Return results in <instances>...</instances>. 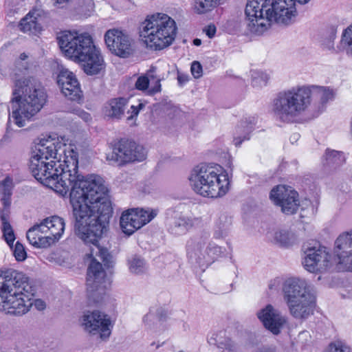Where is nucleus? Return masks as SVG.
Wrapping results in <instances>:
<instances>
[{"label": "nucleus", "mask_w": 352, "mask_h": 352, "mask_svg": "<svg viewBox=\"0 0 352 352\" xmlns=\"http://www.w3.org/2000/svg\"><path fill=\"white\" fill-rule=\"evenodd\" d=\"M208 341L210 344L228 350L229 352H234L236 350L235 343L230 338L226 336L224 331L212 333Z\"/></svg>", "instance_id": "obj_24"}, {"label": "nucleus", "mask_w": 352, "mask_h": 352, "mask_svg": "<svg viewBox=\"0 0 352 352\" xmlns=\"http://www.w3.org/2000/svg\"><path fill=\"white\" fill-rule=\"evenodd\" d=\"M216 30V27L214 25H209L204 29L206 35L210 38L215 35Z\"/></svg>", "instance_id": "obj_45"}, {"label": "nucleus", "mask_w": 352, "mask_h": 352, "mask_svg": "<svg viewBox=\"0 0 352 352\" xmlns=\"http://www.w3.org/2000/svg\"><path fill=\"white\" fill-rule=\"evenodd\" d=\"M270 197L286 214L296 213L299 207L298 194L289 186H277L271 190Z\"/></svg>", "instance_id": "obj_17"}, {"label": "nucleus", "mask_w": 352, "mask_h": 352, "mask_svg": "<svg viewBox=\"0 0 352 352\" xmlns=\"http://www.w3.org/2000/svg\"><path fill=\"white\" fill-rule=\"evenodd\" d=\"M26 237L29 243L36 248H47L52 245L44 230L41 228V223L30 228Z\"/></svg>", "instance_id": "obj_22"}, {"label": "nucleus", "mask_w": 352, "mask_h": 352, "mask_svg": "<svg viewBox=\"0 0 352 352\" xmlns=\"http://www.w3.org/2000/svg\"><path fill=\"white\" fill-rule=\"evenodd\" d=\"M54 3H56V4H63V3H67L69 0H54Z\"/></svg>", "instance_id": "obj_49"}, {"label": "nucleus", "mask_w": 352, "mask_h": 352, "mask_svg": "<svg viewBox=\"0 0 352 352\" xmlns=\"http://www.w3.org/2000/svg\"><path fill=\"white\" fill-rule=\"evenodd\" d=\"M107 189L105 186L93 195L88 197L86 201L81 203L80 218L74 212L76 219V234L86 244L94 246L91 250L89 256L91 258L87 270V285L89 296L96 294H102L107 287L104 280L105 272L102 265L94 258L98 256L105 265L109 266L111 256L107 249L99 246L98 241L104 232L107 231L112 208L106 195Z\"/></svg>", "instance_id": "obj_2"}, {"label": "nucleus", "mask_w": 352, "mask_h": 352, "mask_svg": "<svg viewBox=\"0 0 352 352\" xmlns=\"http://www.w3.org/2000/svg\"><path fill=\"white\" fill-rule=\"evenodd\" d=\"M161 318L156 316L154 314L149 312L143 318V322L148 327H151V325L156 323L157 321H160Z\"/></svg>", "instance_id": "obj_41"}, {"label": "nucleus", "mask_w": 352, "mask_h": 352, "mask_svg": "<svg viewBox=\"0 0 352 352\" xmlns=\"http://www.w3.org/2000/svg\"><path fill=\"white\" fill-rule=\"evenodd\" d=\"M104 42L109 51L121 58L132 54L133 40L125 32L117 28L108 30L104 36Z\"/></svg>", "instance_id": "obj_16"}, {"label": "nucleus", "mask_w": 352, "mask_h": 352, "mask_svg": "<svg viewBox=\"0 0 352 352\" xmlns=\"http://www.w3.org/2000/svg\"><path fill=\"white\" fill-rule=\"evenodd\" d=\"M282 289L284 300L294 318L306 319L314 314L316 294L305 279L289 278L284 281Z\"/></svg>", "instance_id": "obj_10"}, {"label": "nucleus", "mask_w": 352, "mask_h": 352, "mask_svg": "<svg viewBox=\"0 0 352 352\" xmlns=\"http://www.w3.org/2000/svg\"><path fill=\"white\" fill-rule=\"evenodd\" d=\"M345 161L342 153L336 151L327 150L324 155V164L330 168H336L342 165Z\"/></svg>", "instance_id": "obj_31"}, {"label": "nucleus", "mask_w": 352, "mask_h": 352, "mask_svg": "<svg viewBox=\"0 0 352 352\" xmlns=\"http://www.w3.org/2000/svg\"><path fill=\"white\" fill-rule=\"evenodd\" d=\"M38 306L39 307V309H41L42 305L41 304H39Z\"/></svg>", "instance_id": "obj_53"}, {"label": "nucleus", "mask_w": 352, "mask_h": 352, "mask_svg": "<svg viewBox=\"0 0 352 352\" xmlns=\"http://www.w3.org/2000/svg\"><path fill=\"white\" fill-rule=\"evenodd\" d=\"M19 27L20 30L24 33L36 34L41 30V27L36 21V17L31 12L21 20Z\"/></svg>", "instance_id": "obj_28"}, {"label": "nucleus", "mask_w": 352, "mask_h": 352, "mask_svg": "<svg viewBox=\"0 0 352 352\" xmlns=\"http://www.w3.org/2000/svg\"><path fill=\"white\" fill-rule=\"evenodd\" d=\"M127 104L128 100L125 98H113L104 106V114L111 118L120 120L123 116Z\"/></svg>", "instance_id": "obj_23"}, {"label": "nucleus", "mask_w": 352, "mask_h": 352, "mask_svg": "<svg viewBox=\"0 0 352 352\" xmlns=\"http://www.w3.org/2000/svg\"><path fill=\"white\" fill-rule=\"evenodd\" d=\"M225 1L226 0H194L192 8L196 14H204L223 4Z\"/></svg>", "instance_id": "obj_26"}, {"label": "nucleus", "mask_w": 352, "mask_h": 352, "mask_svg": "<svg viewBox=\"0 0 352 352\" xmlns=\"http://www.w3.org/2000/svg\"><path fill=\"white\" fill-rule=\"evenodd\" d=\"M305 254L302 264L310 272H325L336 263L352 272V231L343 232L336 239L333 256L325 248H309Z\"/></svg>", "instance_id": "obj_8"}, {"label": "nucleus", "mask_w": 352, "mask_h": 352, "mask_svg": "<svg viewBox=\"0 0 352 352\" xmlns=\"http://www.w3.org/2000/svg\"><path fill=\"white\" fill-rule=\"evenodd\" d=\"M13 254L18 261H23L27 257V253L25 252L24 246L17 241L15 244L14 248L13 250Z\"/></svg>", "instance_id": "obj_38"}, {"label": "nucleus", "mask_w": 352, "mask_h": 352, "mask_svg": "<svg viewBox=\"0 0 352 352\" xmlns=\"http://www.w3.org/2000/svg\"><path fill=\"white\" fill-rule=\"evenodd\" d=\"M229 224L230 222L227 217H221L219 221L216 223V226L219 230L214 232V236L216 238L223 236V235L226 233V230L228 228Z\"/></svg>", "instance_id": "obj_35"}, {"label": "nucleus", "mask_w": 352, "mask_h": 352, "mask_svg": "<svg viewBox=\"0 0 352 352\" xmlns=\"http://www.w3.org/2000/svg\"><path fill=\"white\" fill-rule=\"evenodd\" d=\"M337 51L345 52L349 57L352 58V23L343 30L337 45Z\"/></svg>", "instance_id": "obj_27"}, {"label": "nucleus", "mask_w": 352, "mask_h": 352, "mask_svg": "<svg viewBox=\"0 0 352 352\" xmlns=\"http://www.w3.org/2000/svg\"><path fill=\"white\" fill-rule=\"evenodd\" d=\"M186 249L189 258L200 265L212 263L220 253V248L209 242L208 235L190 239Z\"/></svg>", "instance_id": "obj_12"}, {"label": "nucleus", "mask_w": 352, "mask_h": 352, "mask_svg": "<svg viewBox=\"0 0 352 352\" xmlns=\"http://www.w3.org/2000/svg\"><path fill=\"white\" fill-rule=\"evenodd\" d=\"M311 97L322 104L332 100L334 92L324 87H297L279 92L272 102L271 111L276 120L283 122H292L308 107Z\"/></svg>", "instance_id": "obj_5"}, {"label": "nucleus", "mask_w": 352, "mask_h": 352, "mask_svg": "<svg viewBox=\"0 0 352 352\" xmlns=\"http://www.w3.org/2000/svg\"><path fill=\"white\" fill-rule=\"evenodd\" d=\"M145 268V263L140 258L134 257L129 261V269L133 274H141L144 272Z\"/></svg>", "instance_id": "obj_34"}, {"label": "nucleus", "mask_w": 352, "mask_h": 352, "mask_svg": "<svg viewBox=\"0 0 352 352\" xmlns=\"http://www.w3.org/2000/svg\"><path fill=\"white\" fill-rule=\"evenodd\" d=\"M33 295L24 274L15 270L0 273V310L14 315L25 314L32 305Z\"/></svg>", "instance_id": "obj_7"}, {"label": "nucleus", "mask_w": 352, "mask_h": 352, "mask_svg": "<svg viewBox=\"0 0 352 352\" xmlns=\"http://www.w3.org/2000/svg\"><path fill=\"white\" fill-rule=\"evenodd\" d=\"M269 80L268 75L261 71L252 72V85L253 87H260L266 85Z\"/></svg>", "instance_id": "obj_33"}, {"label": "nucleus", "mask_w": 352, "mask_h": 352, "mask_svg": "<svg viewBox=\"0 0 352 352\" xmlns=\"http://www.w3.org/2000/svg\"><path fill=\"white\" fill-rule=\"evenodd\" d=\"M144 107V104L140 102L138 106L131 105L130 109L128 111V113H131L130 116L127 117L128 121H132L135 117L138 116L140 111Z\"/></svg>", "instance_id": "obj_40"}, {"label": "nucleus", "mask_w": 352, "mask_h": 352, "mask_svg": "<svg viewBox=\"0 0 352 352\" xmlns=\"http://www.w3.org/2000/svg\"><path fill=\"white\" fill-rule=\"evenodd\" d=\"M256 118L254 116L245 118L242 120L236 126L234 134V144L236 146H240L242 142L250 139V134L254 128Z\"/></svg>", "instance_id": "obj_21"}, {"label": "nucleus", "mask_w": 352, "mask_h": 352, "mask_svg": "<svg viewBox=\"0 0 352 352\" xmlns=\"http://www.w3.org/2000/svg\"><path fill=\"white\" fill-rule=\"evenodd\" d=\"M2 231L6 243L12 247L15 240V236L10 223H5V225L2 226Z\"/></svg>", "instance_id": "obj_37"}, {"label": "nucleus", "mask_w": 352, "mask_h": 352, "mask_svg": "<svg viewBox=\"0 0 352 352\" xmlns=\"http://www.w3.org/2000/svg\"><path fill=\"white\" fill-rule=\"evenodd\" d=\"M156 215L157 212L155 210L129 209L124 211L120 217V228L124 233L128 236L131 235L150 222Z\"/></svg>", "instance_id": "obj_15"}, {"label": "nucleus", "mask_w": 352, "mask_h": 352, "mask_svg": "<svg viewBox=\"0 0 352 352\" xmlns=\"http://www.w3.org/2000/svg\"><path fill=\"white\" fill-rule=\"evenodd\" d=\"M298 135H299L298 134H294L293 138H297L298 137Z\"/></svg>", "instance_id": "obj_52"}, {"label": "nucleus", "mask_w": 352, "mask_h": 352, "mask_svg": "<svg viewBox=\"0 0 352 352\" xmlns=\"http://www.w3.org/2000/svg\"><path fill=\"white\" fill-rule=\"evenodd\" d=\"M39 304H41L42 305L41 309H43L44 308V305H43V302L41 301V300L36 301V305H38Z\"/></svg>", "instance_id": "obj_51"}, {"label": "nucleus", "mask_w": 352, "mask_h": 352, "mask_svg": "<svg viewBox=\"0 0 352 352\" xmlns=\"http://www.w3.org/2000/svg\"><path fill=\"white\" fill-rule=\"evenodd\" d=\"M65 145L55 138L40 139L32 151L29 168L34 178L63 196L69 192L73 212L80 218L81 203L104 185L95 175L87 177L78 172L77 153H65Z\"/></svg>", "instance_id": "obj_1"}, {"label": "nucleus", "mask_w": 352, "mask_h": 352, "mask_svg": "<svg viewBox=\"0 0 352 352\" xmlns=\"http://www.w3.org/2000/svg\"><path fill=\"white\" fill-rule=\"evenodd\" d=\"M14 84L9 120L23 127L43 108L47 94L41 83L32 76L16 78Z\"/></svg>", "instance_id": "obj_6"}, {"label": "nucleus", "mask_w": 352, "mask_h": 352, "mask_svg": "<svg viewBox=\"0 0 352 352\" xmlns=\"http://www.w3.org/2000/svg\"><path fill=\"white\" fill-rule=\"evenodd\" d=\"M179 352H184L183 351H179Z\"/></svg>", "instance_id": "obj_54"}, {"label": "nucleus", "mask_w": 352, "mask_h": 352, "mask_svg": "<svg viewBox=\"0 0 352 352\" xmlns=\"http://www.w3.org/2000/svg\"><path fill=\"white\" fill-rule=\"evenodd\" d=\"M339 22L338 21L329 23L324 30V36L327 40L329 46L333 45V43L336 38Z\"/></svg>", "instance_id": "obj_32"}, {"label": "nucleus", "mask_w": 352, "mask_h": 352, "mask_svg": "<svg viewBox=\"0 0 352 352\" xmlns=\"http://www.w3.org/2000/svg\"><path fill=\"white\" fill-rule=\"evenodd\" d=\"M257 316L264 327L275 335L280 333V328L285 322L280 312L271 305H267L262 309L258 312Z\"/></svg>", "instance_id": "obj_19"}, {"label": "nucleus", "mask_w": 352, "mask_h": 352, "mask_svg": "<svg viewBox=\"0 0 352 352\" xmlns=\"http://www.w3.org/2000/svg\"><path fill=\"white\" fill-rule=\"evenodd\" d=\"M193 44L196 46H199L201 44V41L199 38H195L193 40Z\"/></svg>", "instance_id": "obj_48"}, {"label": "nucleus", "mask_w": 352, "mask_h": 352, "mask_svg": "<svg viewBox=\"0 0 352 352\" xmlns=\"http://www.w3.org/2000/svg\"><path fill=\"white\" fill-rule=\"evenodd\" d=\"M56 39L63 54L80 64L86 74L97 75L104 70L106 64L103 56L89 33L65 30L60 32Z\"/></svg>", "instance_id": "obj_4"}, {"label": "nucleus", "mask_w": 352, "mask_h": 352, "mask_svg": "<svg viewBox=\"0 0 352 352\" xmlns=\"http://www.w3.org/2000/svg\"><path fill=\"white\" fill-rule=\"evenodd\" d=\"M82 324L86 331L93 335L99 334L102 340L110 336L113 327L110 317L99 311L85 312L82 318Z\"/></svg>", "instance_id": "obj_14"}, {"label": "nucleus", "mask_w": 352, "mask_h": 352, "mask_svg": "<svg viewBox=\"0 0 352 352\" xmlns=\"http://www.w3.org/2000/svg\"><path fill=\"white\" fill-rule=\"evenodd\" d=\"M28 58V56L23 53L20 55L19 59L16 62V67L19 71H21L22 69H24L25 70L28 69V67L23 65V61L25 60Z\"/></svg>", "instance_id": "obj_43"}, {"label": "nucleus", "mask_w": 352, "mask_h": 352, "mask_svg": "<svg viewBox=\"0 0 352 352\" xmlns=\"http://www.w3.org/2000/svg\"><path fill=\"white\" fill-rule=\"evenodd\" d=\"M8 210H3V211H1L0 212V218H1V220L2 221V226L5 225V223H9L8 221Z\"/></svg>", "instance_id": "obj_46"}, {"label": "nucleus", "mask_w": 352, "mask_h": 352, "mask_svg": "<svg viewBox=\"0 0 352 352\" xmlns=\"http://www.w3.org/2000/svg\"><path fill=\"white\" fill-rule=\"evenodd\" d=\"M191 73L195 78L202 76V66L197 61H194L191 65Z\"/></svg>", "instance_id": "obj_42"}, {"label": "nucleus", "mask_w": 352, "mask_h": 352, "mask_svg": "<svg viewBox=\"0 0 352 352\" xmlns=\"http://www.w3.org/2000/svg\"><path fill=\"white\" fill-rule=\"evenodd\" d=\"M12 188V180L10 177H6L0 184V191H2L5 196L10 195Z\"/></svg>", "instance_id": "obj_39"}, {"label": "nucleus", "mask_w": 352, "mask_h": 352, "mask_svg": "<svg viewBox=\"0 0 352 352\" xmlns=\"http://www.w3.org/2000/svg\"><path fill=\"white\" fill-rule=\"evenodd\" d=\"M146 157L145 149L135 142L121 140L116 143L111 153L107 156V160L113 161L118 165L135 161H142Z\"/></svg>", "instance_id": "obj_13"}, {"label": "nucleus", "mask_w": 352, "mask_h": 352, "mask_svg": "<svg viewBox=\"0 0 352 352\" xmlns=\"http://www.w3.org/2000/svg\"><path fill=\"white\" fill-rule=\"evenodd\" d=\"M177 34L175 21L166 14L157 13L142 22L140 36L148 48L162 50L172 44Z\"/></svg>", "instance_id": "obj_11"}, {"label": "nucleus", "mask_w": 352, "mask_h": 352, "mask_svg": "<svg viewBox=\"0 0 352 352\" xmlns=\"http://www.w3.org/2000/svg\"><path fill=\"white\" fill-rule=\"evenodd\" d=\"M57 83L63 94L69 100L78 101L82 97L80 84L75 74L67 70L62 69L57 76Z\"/></svg>", "instance_id": "obj_18"}, {"label": "nucleus", "mask_w": 352, "mask_h": 352, "mask_svg": "<svg viewBox=\"0 0 352 352\" xmlns=\"http://www.w3.org/2000/svg\"><path fill=\"white\" fill-rule=\"evenodd\" d=\"M151 80L155 78L153 75L148 74ZM160 79L155 80V85L149 87L150 80L147 76H140L135 82V88L138 90L146 91L148 95H154L156 93L161 91Z\"/></svg>", "instance_id": "obj_25"}, {"label": "nucleus", "mask_w": 352, "mask_h": 352, "mask_svg": "<svg viewBox=\"0 0 352 352\" xmlns=\"http://www.w3.org/2000/svg\"><path fill=\"white\" fill-rule=\"evenodd\" d=\"M273 283H274L273 284H272V283H271V284L270 285V289H272V287H273L275 284H278V283H280V280H279L278 279H275V280H274Z\"/></svg>", "instance_id": "obj_50"}, {"label": "nucleus", "mask_w": 352, "mask_h": 352, "mask_svg": "<svg viewBox=\"0 0 352 352\" xmlns=\"http://www.w3.org/2000/svg\"><path fill=\"white\" fill-rule=\"evenodd\" d=\"M77 115L86 122H88L91 120V115L83 110H78Z\"/></svg>", "instance_id": "obj_44"}, {"label": "nucleus", "mask_w": 352, "mask_h": 352, "mask_svg": "<svg viewBox=\"0 0 352 352\" xmlns=\"http://www.w3.org/2000/svg\"><path fill=\"white\" fill-rule=\"evenodd\" d=\"M188 180L192 189L205 197H221L230 188L228 173L219 165L197 166L190 172Z\"/></svg>", "instance_id": "obj_9"}, {"label": "nucleus", "mask_w": 352, "mask_h": 352, "mask_svg": "<svg viewBox=\"0 0 352 352\" xmlns=\"http://www.w3.org/2000/svg\"><path fill=\"white\" fill-rule=\"evenodd\" d=\"M197 219H192L187 217H179L175 220L171 227V232L177 235L184 234L189 228H192L197 222Z\"/></svg>", "instance_id": "obj_29"}, {"label": "nucleus", "mask_w": 352, "mask_h": 352, "mask_svg": "<svg viewBox=\"0 0 352 352\" xmlns=\"http://www.w3.org/2000/svg\"><path fill=\"white\" fill-rule=\"evenodd\" d=\"M309 0H248L245 14L250 32L262 34L272 22L289 25L296 21V3L305 4Z\"/></svg>", "instance_id": "obj_3"}, {"label": "nucleus", "mask_w": 352, "mask_h": 352, "mask_svg": "<svg viewBox=\"0 0 352 352\" xmlns=\"http://www.w3.org/2000/svg\"><path fill=\"white\" fill-rule=\"evenodd\" d=\"M274 241L282 246H289L297 241L296 235L287 230H278L274 233Z\"/></svg>", "instance_id": "obj_30"}, {"label": "nucleus", "mask_w": 352, "mask_h": 352, "mask_svg": "<svg viewBox=\"0 0 352 352\" xmlns=\"http://www.w3.org/2000/svg\"><path fill=\"white\" fill-rule=\"evenodd\" d=\"M327 352H352V349L344 342L337 340L329 344Z\"/></svg>", "instance_id": "obj_36"}, {"label": "nucleus", "mask_w": 352, "mask_h": 352, "mask_svg": "<svg viewBox=\"0 0 352 352\" xmlns=\"http://www.w3.org/2000/svg\"><path fill=\"white\" fill-rule=\"evenodd\" d=\"M41 223V228L44 230L45 234H47L50 243L52 245L58 241L65 231V220L54 215L44 219Z\"/></svg>", "instance_id": "obj_20"}, {"label": "nucleus", "mask_w": 352, "mask_h": 352, "mask_svg": "<svg viewBox=\"0 0 352 352\" xmlns=\"http://www.w3.org/2000/svg\"><path fill=\"white\" fill-rule=\"evenodd\" d=\"M3 204L4 205L5 210H8V208L10 205V201L8 198H6V197L1 199Z\"/></svg>", "instance_id": "obj_47"}]
</instances>
